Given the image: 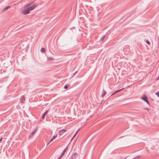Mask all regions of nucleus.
I'll list each match as a JSON object with an SVG mask.
<instances>
[{
  "label": "nucleus",
  "mask_w": 159,
  "mask_h": 159,
  "mask_svg": "<svg viewBox=\"0 0 159 159\" xmlns=\"http://www.w3.org/2000/svg\"><path fill=\"white\" fill-rule=\"evenodd\" d=\"M143 109L145 110H147L148 111L149 110V109L148 108H143Z\"/></svg>",
  "instance_id": "obj_24"
},
{
  "label": "nucleus",
  "mask_w": 159,
  "mask_h": 159,
  "mask_svg": "<svg viewBox=\"0 0 159 159\" xmlns=\"http://www.w3.org/2000/svg\"><path fill=\"white\" fill-rule=\"evenodd\" d=\"M159 76L158 77V80H159Z\"/></svg>",
  "instance_id": "obj_27"
},
{
  "label": "nucleus",
  "mask_w": 159,
  "mask_h": 159,
  "mask_svg": "<svg viewBox=\"0 0 159 159\" xmlns=\"http://www.w3.org/2000/svg\"><path fill=\"white\" fill-rule=\"evenodd\" d=\"M145 102H146L148 104V105H150V103H149V101H148V100H147V101H146Z\"/></svg>",
  "instance_id": "obj_23"
},
{
  "label": "nucleus",
  "mask_w": 159,
  "mask_h": 159,
  "mask_svg": "<svg viewBox=\"0 0 159 159\" xmlns=\"http://www.w3.org/2000/svg\"><path fill=\"white\" fill-rule=\"evenodd\" d=\"M25 101V98L24 97H22L20 100V102L23 103Z\"/></svg>",
  "instance_id": "obj_14"
},
{
  "label": "nucleus",
  "mask_w": 159,
  "mask_h": 159,
  "mask_svg": "<svg viewBox=\"0 0 159 159\" xmlns=\"http://www.w3.org/2000/svg\"><path fill=\"white\" fill-rule=\"evenodd\" d=\"M10 7H11V6H10L6 7L3 9V11H6Z\"/></svg>",
  "instance_id": "obj_12"
},
{
  "label": "nucleus",
  "mask_w": 159,
  "mask_h": 159,
  "mask_svg": "<svg viewBox=\"0 0 159 159\" xmlns=\"http://www.w3.org/2000/svg\"><path fill=\"white\" fill-rule=\"evenodd\" d=\"M31 5V3H28L27 4L25 5V8H27L28 7L29 9H30V11L31 10H33L37 6V5H33L32 6L30 7V6Z\"/></svg>",
  "instance_id": "obj_1"
},
{
  "label": "nucleus",
  "mask_w": 159,
  "mask_h": 159,
  "mask_svg": "<svg viewBox=\"0 0 159 159\" xmlns=\"http://www.w3.org/2000/svg\"><path fill=\"white\" fill-rule=\"evenodd\" d=\"M58 159H59V157Z\"/></svg>",
  "instance_id": "obj_28"
},
{
  "label": "nucleus",
  "mask_w": 159,
  "mask_h": 159,
  "mask_svg": "<svg viewBox=\"0 0 159 159\" xmlns=\"http://www.w3.org/2000/svg\"><path fill=\"white\" fill-rule=\"evenodd\" d=\"M123 137V136H121V137H120L119 138V139H120V138H122Z\"/></svg>",
  "instance_id": "obj_26"
},
{
  "label": "nucleus",
  "mask_w": 159,
  "mask_h": 159,
  "mask_svg": "<svg viewBox=\"0 0 159 159\" xmlns=\"http://www.w3.org/2000/svg\"><path fill=\"white\" fill-rule=\"evenodd\" d=\"M57 135H54L53 137L50 140V141H49V142L47 144L48 145V144L50 143V142H51L52 140L53 139H55V138H56L57 137Z\"/></svg>",
  "instance_id": "obj_9"
},
{
  "label": "nucleus",
  "mask_w": 159,
  "mask_h": 159,
  "mask_svg": "<svg viewBox=\"0 0 159 159\" xmlns=\"http://www.w3.org/2000/svg\"><path fill=\"white\" fill-rule=\"evenodd\" d=\"M77 73V71H76L72 75V77H73L75 75V74Z\"/></svg>",
  "instance_id": "obj_22"
},
{
  "label": "nucleus",
  "mask_w": 159,
  "mask_h": 159,
  "mask_svg": "<svg viewBox=\"0 0 159 159\" xmlns=\"http://www.w3.org/2000/svg\"><path fill=\"white\" fill-rule=\"evenodd\" d=\"M2 138H1L0 139V143L1 142L2 140Z\"/></svg>",
  "instance_id": "obj_25"
},
{
  "label": "nucleus",
  "mask_w": 159,
  "mask_h": 159,
  "mask_svg": "<svg viewBox=\"0 0 159 159\" xmlns=\"http://www.w3.org/2000/svg\"><path fill=\"white\" fill-rule=\"evenodd\" d=\"M68 88V86L67 84L65 85L64 87V89H66Z\"/></svg>",
  "instance_id": "obj_18"
},
{
  "label": "nucleus",
  "mask_w": 159,
  "mask_h": 159,
  "mask_svg": "<svg viewBox=\"0 0 159 159\" xmlns=\"http://www.w3.org/2000/svg\"><path fill=\"white\" fill-rule=\"evenodd\" d=\"M139 157H140L139 156H137L136 157H134L133 159H136V158H139Z\"/></svg>",
  "instance_id": "obj_21"
},
{
  "label": "nucleus",
  "mask_w": 159,
  "mask_h": 159,
  "mask_svg": "<svg viewBox=\"0 0 159 159\" xmlns=\"http://www.w3.org/2000/svg\"><path fill=\"white\" fill-rule=\"evenodd\" d=\"M40 51L42 52H43V53L44 52L46 51L45 48H41L40 49Z\"/></svg>",
  "instance_id": "obj_13"
},
{
  "label": "nucleus",
  "mask_w": 159,
  "mask_h": 159,
  "mask_svg": "<svg viewBox=\"0 0 159 159\" xmlns=\"http://www.w3.org/2000/svg\"><path fill=\"white\" fill-rule=\"evenodd\" d=\"M48 110H47L42 115V119H44L45 118V116L47 115V114L48 113Z\"/></svg>",
  "instance_id": "obj_6"
},
{
  "label": "nucleus",
  "mask_w": 159,
  "mask_h": 159,
  "mask_svg": "<svg viewBox=\"0 0 159 159\" xmlns=\"http://www.w3.org/2000/svg\"><path fill=\"white\" fill-rule=\"evenodd\" d=\"M155 94L159 97V91H157V92L155 93Z\"/></svg>",
  "instance_id": "obj_19"
},
{
  "label": "nucleus",
  "mask_w": 159,
  "mask_h": 159,
  "mask_svg": "<svg viewBox=\"0 0 159 159\" xmlns=\"http://www.w3.org/2000/svg\"><path fill=\"white\" fill-rule=\"evenodd\" d=\"M66 149H67V148H66L64 150L63 152L61 153V155L59 157V159H61V157L63 156L64 155V154L66 150Z\"/></svg>",
  "instance_id": "obj_5"
},
{
  "label": "nucleus",
  "mask_w": 159,
  "mask_h": 159,
  "mask_svg": "<svg viewBox=\"0 0 159 159\" xmlns=\"http://www.w3.org/2000/svg\"><path fill=\"white\" fill-rule=\"evenodd\" d=\"M30 11L28 7L25 8L24 10L22 11V13L24 15H26L30 13Z\"/></svg>",
  "instance_id": "obj_2"
},
{
  "label": "nucleus",
  "mask_w": 159,
  "mask_h": 159,
  "mask_svg": "<svg viewBox=\"0 0 159 159\" xmlns=\"http://www.w3.org/2000/svg\"><path fill=\"white\" fill-rule=\"evenodd\" d=\"M106 93V92L105 91H104V92L102 94L101 97H103L105 95Z\"/></svg>",
  "instance_id": "obj_16"
},
{
  "label": "nucleus",
  "mask_w": 159,
  "mask_h": 159,
  "mask_svg": "<svg viewBox=\"0 0 159 159\" xmlns=\"http://www.w3.org/2000/svg\"><path fill=\"white\" fill-rule=\"evenodd\" d=\"M141 99L145 102L148 100V97L145 95H143V96L141 97Z\"/></svg>",
  "instance_id": "obj_3"
},
{
  "label": "nucleus",
  "mask_w": 159,
  "mask_h": 159,
  "mask_svg": "<svg viewBox=\"0 0 159 159\" xmlns=\"http://www.w3.org/2000/svg\"><path fill=\"white\" fill-rule=\"evenodd\" d=\"M105 37V35H104L103 36H102V37H101V38H100V40L102 41V40H103Z\"/></svg>",
  "instance_id": "obj_17"
},
{
  "label": "nucleus",
  "mask_w": 159,
  "mask_h": 159,
  "mask_svg": "<svg viewBox=\"0 0 159 159\" xmlns=\"http://www.w3.org/2000/svg\"><path fill=\"white\" fill-rule=\"evenodd\" d=\"M66 130L65 129H62L61 130L59 133V135H61L64 133L66 132Z\"/></svg>",
  "instance_id": "obj_7"
},
{
  "label": "nucleus",
  "mask_w": 159,
  "mask_h": 159,
  "mask_svg": "<svg viewBox=\"0 0 159 159\" xmlns=\"http://www.w3.org/2000/svg\"><path fill=\"white\" fill-rule=\"evenodd\" d=\"M37 128H36V129H34L33 131V132L31 133L30 134V135L29 137H31L32 135H33L36 132L37 130Z\"/></svg>",
  "instance_id": "obj_8"
},
{
  "label": "nucleus",
  "mask_w": 159,
  "mask_h": 159,
  "mask_svg": "<svg viewBox=\"0 0 159 159\" xmlns=\"http://www.w3.org/2000/svg\"><path fill=\"white\" fill-rule=\"evenodd\" d=\"M146 43H147L148 45L150 44V43L149 41L148 40H147L146 41Z\"/></svg>",
  "instance_id": "obj_20"
},
{
  "label": "nucleus",
  "mask_w": 159,
  "mask_h": 159,
  "mask_svg": "<svg viewBox=\"0 0 159 159\" xmlns=\"http://www.w3.org/2000/svg\"><path fill=\"white\" fill-rule=\"evenodd\" d=\"M78 155V154L77 153L75 152L74 154L73 155H72L71 157L69 159H76V156Z\"/></svg>",
  "instance_id": "obj_4"
},
{
  "label": "nucleus",
  "mask_w": 159,
  "mask_h": 159,
  "mask_svg": "<svg viewBox=\"0 0 159 159\" xmlns=\"http://www.w3.org/2000/svg\"><path fill=\"white\" fill-rule=\"evenodd\" d=\"M80 129H79L75 133V134H74V135H73V137H72V138H71V140H70V141H71L75 137V136H76V134H77V133H78V131H79V130H80Z\"/></svg>",
  "instance_id": "obj_10"
},
{
  "label": "nucleus",
  "mask_w": 159,
  "mask_h": 159,
  "mask_svg": "<svg viewBox=\"0 0 159 159\" xmlns=\"http://www.w3.org/2000/svg\"><path fill=\"white\" fill-rule=\"evenodd\" d=\"M125 88H122L120 89H119V90H116V91H115L111 95H113L114 94H115V93L118 92H120L121 90H122L124 89Z\"/></svg>",
  "instance_id": "obj_11"
},
{
  "label": "nucleus",
  "mask_w": 159,
  "mask_h": 159,
  "mask_svg": "<svg viewBox=\"0 0 159 159\" xmlns=\"http://www.w3.org/2000/svg\"><path fill=\"white\" fill-rule=\"evenodd\" d=\"M48 61H53V58L51 57H48Z\"/></svg>",
  "instance_id": "obj_15"
}]
</instances>
